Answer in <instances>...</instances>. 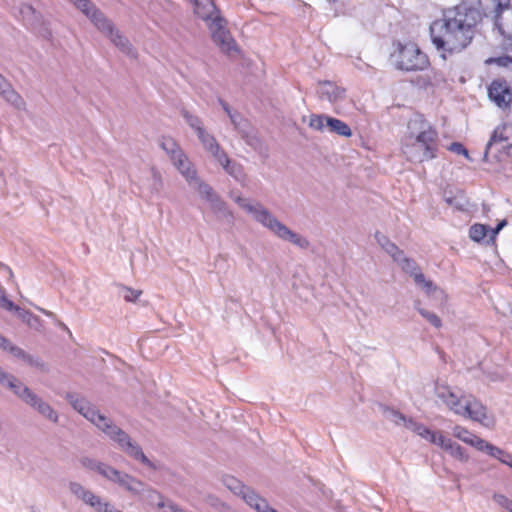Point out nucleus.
Segmentation results:
<instances>
[{
  "mask_svg": "<svg viewBox=\"0 0 512 512\" xmlns=\"http://www.w3.org/2000/svg\"><path fill=\"white\" fill-rule=\"evenodd\" d=\"M152 177H153V181H154L153 190L158 192L160 190V188L162 187L161 175L157 170L152 169Z\"/></svg>",
  "mask_w": 512,
  "mask_h": 512,
  "instance_id": "50",
  "label": "nucleus"
},
{
  "mask_svg": "<svg viewBox=\"0 0 512 512\" xmlns=\"http://www.w3.org/2000/svg\"><path fill=\"white\" fill-rule=\"evenodd\" d=\"M249 506L257 512H278L269 506L268 501L260 495L248 496Z\"/></svg>",
  "mask_w": 512,
  "mask_h": 512,
  "instance_id": "29",
  "label": "nucleus"
},
{
  "mask_svg": "<svg viewBox=\"0 0 512 512\" xmlns=\"http://www.w3.org/2000/svg\"><path fill=\"white\" fill-rule=\"evenodd\" d=\"M141 494H143V499L147 501L148 504L155 505L160 509H163L167 504V501H164L163 496L158 491L152 488L145 489V485L142 488Z\"/></svg>",
  "mask_w": 512,
  "mask_h": 512,
  "instance_id": "28",
  "label": "nucleus"
},
{
  "mask_svg": "<svg viewBox=\"0 0 512 512\" xmlns=\"http://www.w3.org/2000/svg\"><path fill=\"white\" fill-rule=\"evenodd\" d=\"M408 140L416 138V141H437V130L425 119L422 114H414L407 123Z\"/></svg>",
  "mask_w": 512,
  "mask_h": 512,
  "instance_id": "12",
  "label": "nucleus"
},
{
  "mask_svg": "<svg viewBox=\"0 0 512 512\" xmlns=\"http://www.w3.org/2000/svg\"><path fill=\"white\" fill-rule=\"evenodd\" d=\"M497 152L504 153L508 156H512V143L506 142L505 144L497 148Z\"/></svg>",
  "mask_w": 512,
  "mask_h": 512,
  "instance_id": "56",
  "label": "nucleus"
},
{
  "mask_svg": "<svg viewBox=\"0 0 512 512\" xmlns=\"http://www.w3.org/2000/svg\"><path fill=\"white\" fill-rule=\"evenodd\" d=\"M173 162L180 173L185 177L189 185L192 184L193 181H196V178L198 177L197 172L192 167L184 153H178L176 159H174Z\"/></svg>",
  "mask_w": 512,
  "mask_h": 512,
  "instance_id": "24",
  "label": "nucleus"
},
{
  "mask_svg": "<svg viewBox=\"0 0 512 512\" xmlns=\"http://www.w3.org/2000/svg\"><path fill=\"white\" fill-rule=\"evenodd\" d=\"M190 186L195 188L200 195L209 202L212 211L216 214L218 219L224 220L227 223L233 222L234 217L232 212L227 208L226 203L209 184L203 182L199 177H197L196 181H193Z\"/></svg>",
  "mask_w": 512,
  "mask_h": 512,
  "instance_id": "9",
  "label": "nucleus"
},
{
  "mask_svg": "<svg viewBox=\"0 0 512 512\" xmlns=\"http://www.w3.org/2000/svg\"><path fill=\"white\" fill-rule=\"evenodd\" d=\"M161 147L171 156L172 160L176 159L178 153H183L177 143L171 138L163 139Z\"/></svg>",
  "mask_w": 512,
  "mask_h": 512,
  "instance_id": "36",
  "label": "nucleus"
},
{
  "mask_svg": "<svg viewBox=\"0 0 512 512\" xmlns=\"http://www.w3.org/2000/svg\"><path fill=\"white\" fill-rule=\"evenodd\" d=\"M96 512H121L120 510L116 509L112 504L106 501H102L100 504V507L96 510Z\"/></svg>",
  "mask_w": 512,
  "mask_h": 512,
  "instance_id": "52",
  "label": "nucleus"
},
{
  "mask_svg": "<svg viewBox=\"0 0 512 512\" xmlns=\"http://www.w3.org/2000/svg\"><path fill=\"white\" fill-rule=\"evenodd\" d=\"M225 486L234 494L239 495L249 505L248 496L258 495L252 488L244 485L233 476H226L223 480Z\"/></svg>",
  "mask_w": 512,
  "mask_h": 512,
  "instance_id": "23",
  "label": "nucleus"
},
{
  "mask_svg": "<svg viewBox=\"0 0 512 512\" xmlns=\"http://www.w3.org/2000/svg\"><path fill=\"white\" fill-rule=\"evenodd\" d=\"M81 464L83 467L97 472L107 480L118 484L133 495H141L144 483L135 477L117 470L106 463L89 457H83L81 459Z\"/></svg>",
  "mask_w": 512,
  "mask_h": 512,
  "instance_id": "7",
  "label": "nucleus"
},
{
  "mask_svg": "<svg viewBox=\"0 0 512 512\" xmlns=\"http://www.w3.org/2000/svg\"><path fill=\"white\" fill-rule=\"evenodd\" d=\"M488 97L498 107L508 108L512 103V89L504 78H497L488 87Z\"/></svg>",
  "mask_w": 512,
  "mask_h": 512,
  "instance_id": "15",
  "label": "nucleus"
},
{
  "mask_svg": "<svg viewBox=\"0 0 512 512\" xmlns=\"http://www.w3.org/2000/svg\"><path fill=\"white\" fill-rule=\"evenodd\" d=\"M23 403L30 407L31 409H33L34 411H36L39 415H41L48 421L52 423H58V412L42 397L36 394L32 389L24 398Z\"/></svg>",
  "mask_w": 512,
  "mask_h": 512,
  "instance_id": "18",
  "label": "nucleus"
},
{
  "mask_svg": "<svg viewBox=\"0 0 512 512\" xmlns=\"http://www.w3.org/2000/svg\"><path fill=\"white\" fill-rule=\"evenodd\" d=\"M194 6L197 17L207 23L213 42L228 55L237 52V45L230 32L225 28L226 20L220 15L213 0H189Z\"/></svg>",
  "mask_w": 512,
  "mask_h": 512,
  "instance_id": "4",
  "label": "nucleus"
},
{
  "mask_svg": "<svg viewBox=\"0 0 512 512\" xmlns=\"http://www.w3.org/2000/svg\"><path fill=\"white\" fill-rule=\"evenodd\" d=\"M220 104H221L222 108L224 109V111L228 114V116L230 114H232V111H231L229 105L225 101L220 100Z\"/></svg>",
  "mask_w": 512,
  "mask_h": 512,
  "instance_id": "61",
  "label": "nucleus"
},
{
  "mask_svg": "<svg viewBox=\"0 0 512 512\" xmlns=\"http://www.w3.org/2000/svg\"><path fill=\"white\" fill-rule=\"evenodd\" d=\"M81 501L96 511L98 507H100L103 499L95 495L91 490L87 489L85 495L81 498Z\"/></svg>",
  "mask_w": 512,
  "mask_h": 512,
  "instance_id": "39",
  "label": "nucleus"
},
{
  "mask_svg": "<svg viewBox=\"0 0 512 512\" xmlns=\"http://www.w3.org/2000/svg\"><path fill=\"white\" fill-rule=\"evenodd\" d=\"M380 409L386 420L391 421L396 425H404L406 427L409 419H407L400 411L386 405H380Z\"/></svg>",
  "mask_w": 512,
  "mask_h": 512,
  "instance_id": "27",
  "label": "nucleus"
},
{
  "mask_svg": "<svg viewBox=\"0 0 512 512\" xmlns=\"http://www.w3.org/2000/svg\"><path fill=\"white\" fill-rule=\"evenodd\" d=\"M446 451L460 461L465 462L468 460V455L466 454L465 449L456 442L451 441Z\"/></svg>",
  "mask_w": 512,
  "mask_h": 512,
  "instance_id": "37",
  "label": "nucleus"
},
{
  "mask_svg": "<svg viewBox=\"0 0 512 512\" xmlns=\"http://www.w3.org/2000/svg\"><path fill=\"white\" fill-rule=\"evenodd\" d=\"M490 230V226L475 223L469 229V237L474 242H481L487 235Z\"/></svg>",
  "mask_w": 512,
  "mask_h": 512,
  "instance_id": "33",
  "label": "nucleus"
},
{
  "mask_svg": "<svg viewBox=\"0 0 512 512\" xmlns=\"http://www.w3.org/2000/svg\"><path fill=\"white\" fill-rule=\"evenodd\" d=\"M10 84L7 82L5 77L0 74V95L3 93V90H6Z\"/></svg>",
  "mask_w": 512,
  "mask_h": 512,
  "instance_id": "58",
  "label": "nucleus"
},
{
  "mask_svg": "<svg viewBox=\"0 0 512 512\" xmlns=\"http://www.w3.org/2000/svg\"><path fill=\"white\" fill-rule=\"evenodd\" d=\"M0 308L12 311L31 328L36 330L41 326V320L38 316L34 315L31 311L23 309L14 304L13 301L7 298L5 289L0 285Z\"/></svg>",
  "mask_w": 512,
  "mask_h": 512,
  "instance_id": "17",
  "label": "nucleus"
},
{
  "mask_svg": "<svg viewBox=\"0 0 512 512\" xmlns=\"http://www.w3.org/2000/svg\"><path fill=\"white\" fill-rule=\"evenodd\" d=\"M451 441V439L443 436L441 432H438L436 435V442L434 444L440 446L442 449L446 451Z\"/></svg>",
  "mask_w": 512,
  "mask_h": 512,
  "instance_id": "49",
  "label": "nucleus"
},
{
  "mask_svg": "<svg viewBox=\"0 0 512 512\" xmlns=\"http://www.w3.org/2000/svg\"><path fill=\"white\" fill-rule=\"evenodd\" d=\"M65 399L79 414L95 425L112 441L116 442L119 448L129 457L141 462L143 465L155 470V464L144 454L142 448L133 442L130 436L115 425L113 421L100 413L96 406L84 397H79L75 393H67Z\"/></svg>",
  "mask_w": 512,
  "mask_h": 512,
  "instance_id": "2",
  "label": "nucleus"
},
{
  "mask_svg": "<svg viewBox=\"0 0 512 512\" xmlns=\"http://www.w3.org/2000/svg\"><path fill=\"white\" fill-rule=\"evenodd\" d=\"M0 269L5 270L9 274V278L10 279L13 278L14 274H13L12 269L9 266H7L6 264L0 262Z\"/></svg>",
  "mask_w": 512,
  "mask_h": 512,
  "instance_id": "59",
  "label": "nucleus"
},
{
  "mask_svg": "<svg viewBox=\"0 0 512 512\" xmlns=\"http://www.w3.org/2000/svg\"><path fill=\"white\" fill-rule=\"evenodd\" d=\"M309 127L321 132L327 130L343 137H350L352 135V130L348 124L325 114H312Z\"/></svg>",
  "mask_w": 512,
  "mask_h": 512,
  "instance_id": "13",
  "label": "nucleus"
},
{
  "mask_svg": "<svg viewBox=\"0 0 512 512\" xmlns=\"http://www.w3.org/2000/svg\"><path fill=\"white\" fill-rule=\"evenodd\" d=\"M181 115L186 120L187 124L196 132V134L205 129L201 119L198 116L191 114L185 109L181 111Z\"/></svg>",
  "mask_w": 512,
  "mask_h": 512,
  "instance_id": "34",
  "label": "nucleus"
},
{
  "mask_svg": "<svg viewBox=\"0 0 512 512\" xmlns=\"http://www.w3.org/2000/svg\"><path fill=\"white\" fill-rule=\"evenodd\" d=\"M493 500L498 505H500L501 507L505 508L507 511H509V509L512 506V500L508 499L505 495H502V494H497V493L494 494L493 495Z\"/></svg>",
  "mask_w": 512,
  "mask_h": 512,
  "instance_id": "47",
  "label": "nucleus"
},
{
  "mask_svg": "<svg viewBox=\"0 0 512 512\" xmlns=\"http://www.w3.org/2000/svg\"><path fill=\"white\" fill-rule=\"evenodd\" d=\"M390 60L397 70L405 72L423 71L429 65L428 56L413 42L394 41Z\"/></svg>",
  "mask_w": 512,
  "mask_h": 512,
  "instance_id": "6",
  "label": "nucleus"
},
{
  "mask_svg": "<svg viewBox=\"0 0 512 512\" xmlns=\"http://www.w3.org/2000/svg\"><path fill=\"white\" fill-rule=\"evenodd\" d=\"M34 31L37 32L43 39L50 40L52 38V32L45 22L39 25V27Z\"/></svg>",
  "mask_w": 512,
  "mask_h": 512,
  "instance_id": "48",
  "label": "nucleus"
},
{
  "mask_svg": "<svg viewBox=\"0 0 512 512\" xmlns=\"http://www.w3.org/2000/svg\"><path fill=\"white\" fill-rule=\"evenodd\" d=\"M77 8H79L89 19L94 10H98L96 6L89 0H70Z\"/></svg>",
  "mask_w": 512,
  "mask_h": 512,
  "instance_id": "42",
  "label": "nucleus"
},
{
  "mask_svg": "<svg viewBox=\"0 0 512 512\" xmlns=\"http://www.w3.org/2000/svg\"><path fill=\"white\" fill-rule=\"evenodd\" d=\"M508 130H509V127L506 124L497 126L494 129V131L485 147L484 161H489L488 157L493 148L497 147L498 145L502 146L503 144L508 142V140L510 139L509 135L507 134Z\"/></svg>",
  "mask_w": 512,
  "mask_h": 512,
  "instance_id": "21",
  "label": "nucleus"
},
{
  "mask_svg": "<svg viewBox=\"0 0 512 512\" xmlns=\"http://www.w3.org/2000/svg\"><path fill=\"white\" fill-rule=\"evenodd\" d=\"M197 136H198L200 142L202 143V145L204 146V148L208 152L213 153V152L218 151V148L220 147V145L217 143L214 136L209 134L205 129L203 131H201L200 133H198Z\"/></svg>",
  "mask_w": 512,
  "mask_h": 512,
  "instance_id": "32",
  "label": "nucleus"
},
{
  "mask_svg": "<svg viewBox=\"0 0 512 512\" xmlns=\"http://www.w3.org/2000/svg\"><path fill=\"white\" fill-rule=\"evenodd\" d=\"M164 512H185L183 509H181L178 505L173 503L172 501H167V504L163 508Z\"/></svg>",
  "mask_w": 512,
  "mask_h": 512,
  "instance_id": "55",
  "label": "nucleus"
},
{
  "mask_svg": "<svg viewBox=\"0 0 512 512\" xmlns=\"http://www.w3.org/2000/svg\"><path fill=\"white\" fill-rule=\"evenodd\" d=\"M68 488L70 492L79 500H81L87 490V488H85L82 484L75 481L69 482Z\"/></svg>",
  "mask_w": 512,
  "mask_h": 512,
  "instance_id": "44",
  "label": "nucleus"
},
{
  "mask_svg": "<svg viewBox=\"0 0 512 512\" xmlns=\"http://www.w3.org/2000/svg\"><path fill=\"white\" fill-rule=\"evenodd\" d=\"M412 277L415 283L421 286L426 291L427 294H431L432 292L437 290V287L434 285V283L430 280H426L424 274L419 270Z\"/></svg>",
  "mask_w": 512,
  "mask_h": 512,
  "instance_id": "35",
  "label": "nucleus"
},
{
  "mask_svg": "<svg viewBox=\"0 0 512 512\" xmlns=\"http://www.w3.org/2000/svg\"><path fill=\"white\" fill-rule=\"evenodd\" d=\"M1 96L11 105L17 109H22L25 105L23 98L17 93L10 85L6 90H3Z\"/></svg>",
  "mask_w": 512,
  "mask_h": 512,
  "instance_id": "31",
  "label": "nucleus"
},
{
  "mask_svg": "<svg viewBox=\"0 0 512 512\" xmlns=\"http://www.w3.org/2000/svg\"><path fill=\"white\" fill-rule=\"evenodd\" d=\"M0 385L9 389L19 400L23 402L31 388L25 385L13 374L5 372L0 367Z\"/></svg>",
  "mask_w": 512,
  "mask_h": 512,
  "instance_id": "19",
  "label": "nucleus"
},
{
  "mask_svg": "<svg viewBox=\"0 0 512 512\" xmlns=\"http://www.w3.org/2000/svg\"><path fill=\"white\" fill-rule=\"evenodd\" d=\"M444 201L458 211H465L469 205L465 193L460 189H445L443 193Z\"/></svg>",
  "mask_w": 512,
  "mask_h": 512,
  "instance_id": "22",
  "label": "nucleus"
},
{
  "mask_svg": "<svg viewBox=\"0 0 512 512\" xmlns=\"http://www.w3.org/2000/svg\"><path fill=\"white\" fill-rule=\"evenodd\" d=\"M229 118H230L231 122L235 125V127H237L238 126L239 115L232 113V114L229 115Z\"/></svg>",
  "mask_w": 512,
  "mask_h": 512,
  "instance_id": "62",
  "label": "nucleus"
},
{
  "mask_svg": "<svg viewBox=\"0 0 512 512\" xmlns=\"http://www.w3.org/2000/svg\"><path fill=\"white\" fill-rule=\"evenodd\" d=\"M319 95L331 103L339 102L346 96V90L330 81L319 82Z\"/></svg>",
  "mask_w": 512,
  "mask_h": 512,
  "instance_id": "20",
  "label": "nucleus"
},
{
  "mask_svg": "<svg viewBox=\"0 0 512 512\" xmlns=\"http://www.w3.org/2000/svg\"><path fill=\"white\" fill-rule=\"evenodd\" d=\"M406 428L410 429L411 431L415 432L420 437L424 438L428 437L430 429L426 427L425 425L418 423L414 421L413 419H409L408 423L406 424Z\"/></svg>",
  "mask_w": 512,
  "mask_h": 512,
  "instance_id": "40",
  "label": "nucleus"
},
{
  "mask_svg": "<svg viewBox=\"0 0 512 512\" xmlns=\"http://www.w3.org/2000/svg\"><path fill=\"white\" fill-rule=\"evenodd\" d=\"M437 141L408 140L402 145V152L406 159L413 163H423L437 157Z\"/></svg>",
  "mask_w": 512,
  "mask_h": 512,
  "instance_id": "11",
  "label": "nucleus"
},
{
  "mask_svg": "<svg viewBox=\"0 0 512 512\" xmlns=\"http://www.w3.org/2000/svg\"><path fill=\"white\" fill-rule=\"evenodd\" d=\"M225 171L239 182L245 177L242 166L235 162H231L229 167L225 168Z\"/></svg>",
  "mask_w": 512,
  "mask_h": 512,
  "instance_id": "43",
  "label": "nucleus"
},
{
  "mask_svg": "<svg viewBox=\"0 0 512 512\" xmlns=\"http://www.w3.org/2000/svg\"><path fill=\"white\" fill-rule=\"evenodd\" d=\"M507 225V221L506 220H502L500 221L495 228H490L489 230V234H490V239L491 240H494L496 235Z\"/></svg>",
  "mask_w": 512,
  "mask_h": 512,
  "instance_id": "51",
  "label": "nucleus"
},
{
  "mask_svg": "<svg viewBox=\"0 0 512 512\" xmlns=\"http://www.w3.org/2000/svg\"><path fill=\"white\" fill-rule=\"evenodd\" d=\"M479 9L458 5L445 10L442 18L430 25L431 41L441 57L464 50L474 37L482 17H491L500 34L512 43V4L510 0H478Z\"/></svg>",
  "mask_w": 512,
  "mask_h": 512,
  "instance_id": "1",
  "label": "nucleus"
},
{
  "mask_svg": "<svg viewBox=\"0 0 512 512\" xmlns=\"http://www.w3.org/2000/svg\"><path fill=\"white\" fill-rule=\"evenodd\" d=\"M20 13L27 25H29L33 30L37 29L39 25L44 23L42 14L36 11V9L30 4H23L20 8Z\"/></svg>",
  "mask_w": 512,
  "mask_h": 512,
  "instance_id": "25",
  "label": "nucleus"
},
{
  "mask_svg": "<svg viewBox=\"0 0 512 512\" xmlns=\"http://www.w3.org/2000/svg\"><path fill=\"white\" fill-rule=\"evenodd\" d=\"M437 433L438 432H434V431L430 430L429 435H428V437H425V440L434 444L436 442Z\"/></svg>",
  "mask_w": 512,
  "mask_h": 512,
  "instance_id": "60",
  "label": "nucleus"
},
{
  "mask_svg": "<svg viewBox=\"0 0 512 512\" xmlns=\"http://www.w3.org/2000/svg\"><path fill=\"white\" fill-rule=\"evenodd\" d=\"M435 393L451 411L486 427H490L492 420L487 415V408L472 396H458L449 386L436 385Z\"/></svg>",
  "mask_w": 512,
  "mask_h": 512,
  "instance_id": "5",
  "label": "nucleus"
},
{
  "mask_svg": "<svg viewBox=\"0 0 512 512\" xmlns=\"http://www.w3.org/2000/svg\"><path fill=\"white\" fill-rule=\"evenodd\" d=\"M374 236L377 243L388 255L392 257L393 260L401 256L403 250H401L395 243H393L386 235L377 231Z\"/></svg>",
  "mask_w": 512,
  "mask_h": 512,
  "instance_id": "26",
  "label": "nucleus"
},
{
  "mask_svg": "<svg viewBox=\"0 0 512 512\" xmlns=\"http://www.w3.org/2000/svg\"><path fill=\"white\" fill-rule=\"evenodd\" d=\"M453 436L497 460L500 458L503 451V449L487 442L486 440L474 435L466 428L458 425L453 428Z\"/></svg>",
  "mask_w": 512,
  "mask_h": 512,
  "instance_id": "14",
  "label": "nucleus"
},
{
  "mask_svg": "<svg viewBox=\"0 0 512 512\" xmlns=\"http://www.w3.org/2000/svg\"><path fill=\"white\" fill-rule=\"evenodd\" d=\"M448 150L456 153V154H460V155H463L465 156L467 159L471 160L470 157H469V152L468 150L464 147L463 144H461L460 142H453L449 145L448 147Z\"/></svg>",
  "mask_w": 512,
  "mask_h": 512,
  "instance_id": "46",
  "label": "nucleus"
},
{
  "mask_svg": "<svg viewBox=\"0 0 512 512\" xmlns=\"http://www.w3.org/2000/svg\"><path fill=\"white\" fill-rule=\"evenodd\" d=\"M498 460L512 469V454L503 450Z\"/></svg>",
  "mask_w": 512,
  "mask_h": 512,
  "instance_id": "53",
  "label": "nucleus"
},
{
  "mask_svg": "<svg viewBox=\"0 0 512 512\" xmlns=\"http://www.w3.org/2000/svg\"><path fill=\"white\" fill-rule=\"evenodd\" d=\"M214 158L219 162V164L225 169L226 167H229V164L231 163L228 155L226 152H224L221 147L218 148L217 152L211 153Z\"/></svg>",
  "mask_w": 512,
  "mask_h": 512,
  "instance_id": "45",
  "label": "nucleus"
},
{
  "mask_svg": "<svg viewBox=\"0 0 512 512\" xmlns=\"http://www.w3.org/2000/svg\"><path fill=\"white\" fill-rule=\"evenodd\" d=\"M489 61H495L501 66H506L507 62H512V58H510L509 56H504V57H498L495 59H490Z\"/></svg>",
  "mask_w": 512,
  "mask_h": 512,
  "instance_id": "57",
  "label": "nucleus"
},
{
  "mask_svg": "<svg viewBox=\"0 0 512 512\" xmlns=\"http://www.w3.org/2000/svg\"><path fill=\"white\" fill-rule=\"evenodd\" d=\"M190 186L195 188L200 195L209 202L212 211L216 214L218 219L224 220L227 223L233 222L234 217L232 212L227 208L226 203L209 184L203 182L199 177H197L196 181H193Z\"/></svg>",
  "mask_w": 512,
  "mask_h": 512,
  "instance_id": "10",
  "label": "nucleus"
},
{
  "mask_svg": "<svg viewBox=\"0 0 512 512\" xmlns=\"http://www.w3.org/2000/svg\"><path fill=\"white\" fill-rule=\"evenodd\" d=\"M37 309L39 311H41L43 314H45L46 316L55 319L59 327H61L62 329L66 330V331H69L68 327L64 323H62L56 319V315L53 312L45 310L43 308H39V307H37Z\"/></svg>",
  "mask_w": 512,
  "mask_h": 512,
  "instance_id": "54",
  "label": "nucleus"
},
{
  "mask_svg": "<svg viewBox=\"0 0 512 512\" xmlns=\"http://www.w3.org/2000/svg\"><path fill=\"white\" fill-rule=\"evenodd\" d=\"M416 309L420 313V315L423 318H425L435 328H440L442 326L441 319L434 312L428 311V310L418 307V306H416Z\"/></svg>",
  "mask_w": 512,
  "mask_h": 512,
  "instance_id": "38",
  "label": "nucleus"
},
{
  "mask_svg": "<svg viewBox=\"0 0 512 512\" xmlns=\"http://www.w3.org/2000/svg\"><path fill=\"white\" fill-rule=\"evenodd\" d=\"M508 512H512V506H511V508L509 509V511H508Z\"/></svg>",
  "mask_w": 512,
  "mask_h": 512,
  "instance_id": "63",
  "label": "nucleus"
},
{
  "mask_svg": "<svg viewBox=\"0 0 512 512\" xmlns=\"http://www.w3.org/2000/svg\"><path fill=\"white\" fill-rule=\"evenodd\" d=\"M394 261L398 263L404 272L410 274V276H413L419 270L416 261L412 258L406 257L404 255V251L401 253V256L397 257Z\"/></svg>",
  "mask_w": 512,
  "mask_h": 512,
  "instance_id": "30",
  "label": "nucleus"
},
{
  "mask_svg": "<svg viewBox=\"0 0 512 512\" xmlns=\"http://www.w3.org/2000/svg\"><path fill=\"white\" fill-rule=\"evenodd\" d=\"M90 20L92 23L109 39L111 42L124 54L131 58H136L137 53L134 50L129 40L123 36L117 29H115L113 23L105 17L100 10H94L91 14Z\"/></svg>",
  "mask_w": 512,
  "mask_h": 512,
  "instance_id": "8",
  "label": "nucleus"
},
{
  "mask_svg": "<svg viewBox=\"0 0 512 512\" xmlns=\"http://www.w3.org/2000/svg\"><path fill=\"white\" fill-rule=\"evenodd\" d=\"M234 201L246 212L252 214L256 222L261 224L280 240L290 242L303 250L309 248L310 242L306 237L291 230L288 226L279 221L278 218L261 203L250 204L246 198L241 196H237Z\"/></svg>",
  "mask_w": 512,
  "mask_h": 512,
  "instance_id": "3",
  "label": "nucleus"
},
{
  "mask_svg": "<svg viewBox=\"0 0 512 512\" xmlns=\"http://www.w3.org/2000/svg\"><path fill=\"white\" fill-rule=\"evenodd\" d=\"M0 349L9 352L12 356L21 359L24 363L29 366L35 367L42 372H47V365L45 362L39 358L35 357L27 352H25L22 348L12 344L10 340L0 334Z\"/></svg>",
  "mask_w": 512,
  "mask_h": 512,
  "instance_id": "16",
  "label": "nucleus"
},
{
  "mask_svg": "<svg viewBox=\"0 0 512 512\" xmlns=\"http://www.w3.org/2000/svg\"><path fill=\"white\" fill-rule=\"evenodd\" d=\"M119 288V293L127 302H135L142 294L141 290H135L124 285H121Z\"/></svg>",
  "mask_w": 512,
  "mask_h": 512,
  "instance_id": "41",
  "label": "nucleus"
}]
</instances>
